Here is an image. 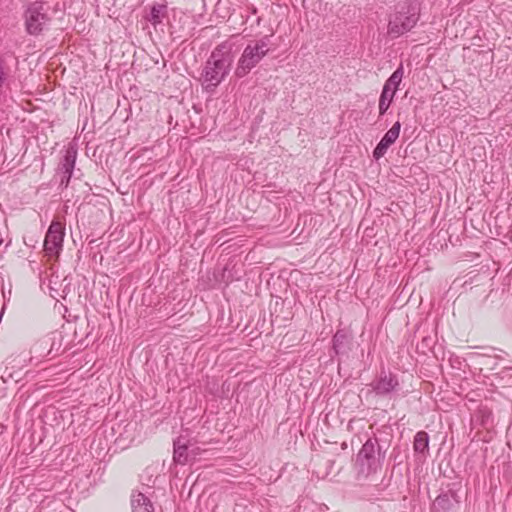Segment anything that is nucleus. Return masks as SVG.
I'll use <instances>...</instances> for the list:
<instances>
[{"label": "nucleus", "mask_w": 512, "mask_h": 512, "mask_svg": "<svg viewBox=\"0 0 512 512\" xmlns=\"http://www.w3.org/2000/svg\"><path fill=\"white\" fill-rule=\"evenodd\" d=\"M131 506L133 512H154V507L143 493L132 495Z\"/></svg>", "instance_id": "9d476101"}, {"label": "nucleus", "mask_w": 512, "mask_h": 512, "mask_svg": "<svg viewBox=\"0 0 512 512\" xmlns=\"http://www.w3.org/2000/svg\"><path fill=\"white\" fill-rule=\"evenodd\" d=\"M77 151L74 146H69L66 149L63 160L61 161L58 173L61 176L60 184L67 186L73 173Z\"/></svg>", "instance_id": "6e6552de"}, {"label": "nucleus", "mask_w": 512, "mask_h": 512, "mask_svg": "<svg viewBox=\"0 0 512 512\" xmlns=\"http://www.w3.org/2000/svg\"><path fill=\"white\" fill-rule=\"evenodd\" d=\"M347 338V334L344 331H338L334 335L333 346L337 354L343 351V347L347 341Z\"/></svg>", "instance_id": "dca6fc26"}, {"label": "nucleus", "mask_w": 512, "mask_h": 512, "mask_svg": "<svg viewBox=\"0 0 512 512\" xmlns=\"http://www.w3.org/2000/svg\"><path fill=\"white\" fill-rule=\"evenodd\" d=\"M187 449V443L183 439L178 438L174 442V461L182 465L185 464L188 461Z\"/></svg>", "instance_id": "f8f14e48"}, {"label": "nucleus", "mask_w": 512, "mask_h": 512, "mask_svg": "<svg viewBox=\"0 0 512 512\" xmlns=\"http://www.w3.org/2000/svg\"><path fill=\"white\" fill-rule=\"evenodd\" d=\"M5 79V72H4V69L0 66V84L4 81Z\"/></svg>", "instance_id": "6ab92c4d"}, {"label": "nucleus", "mask_w": 512, "mask_h": 512, "mask_svg": "<svg viewBox=\"0 0 512 512\" xmlns=\"http://www.w3.org/2000/svg\"><path fill=\"white\" fill-rule=\"evenodd\" d=\"M403 68H397L385 82L379 99V113L383 115L393 101L394 95L402 81Z\"/></svg>", "instance_id": "39448f33"}, {"label": "nucleus", "mask_w": 512, "mask_h": 512, "mask_svg": "<svg viewBox=\"0 0 512 512\" xmlns=\"http://www.w3.org/2000/svg\"><path fill=\"white\" fill-rule=\"evenodd\" d=\"M398 382L391 374H384L375 383L373 389L377 394H387L395 389Z\"/></svg>", "instance_id": "1a4fd4ad"}, {"label": "nucleus", "mask_w": 512, "mask_h": 512, "mask_svg": "<svg viewBox=\"0 0 512 512\" xmlns=\"http://www.w3.org/2000/svg\"><path fill=\"white\" fill-rule=\"evenodd\" d=\"M385 153H386V150L376 146V148L373 151V156L375 159H380Z\"/></svg>", "instance_id": "f3484780"}, {"label": "nucleus", "mask_w": 512, "mask_h": 512, "mask_svg": "<svg viewBox=\"0 0 512 512\" xmlns=\"http://www.w3.org/2000/svg\"><path fill=\"white\" fill-rule=\"evenodd\" d=\"M233 61L232 45L228 43L218 45L203 69L202 84L205 89L217 87L229 74Z\"/></svg>", "instance_id": "f257e3e1"}, {"label": "nucleus", "mask_w": 512, "mask_h": 512, "mask_svg": "<svg viewBox=\"0 0 512 512\" xmlns=\"http://www.w3.org/2000/svg\"><path fill=\"white\" fill-rule=\"evenodd\" d=\"M377 146L387 151V149L389 148L390 144L389 143H385V140L381 139V141L378 143Z\"/></svg>", "instance_id": "a211bd4d"}, {"label": "nucleus", "mask_w": 512, "mask_h": 512, "mask_svg": "<svg viewBox=\"0 0 512 512\" xmlns=\"http://www.w3.org/2000/svg\"><path fill=\"white\" fill-rule=\"evenodd\" d=\"M400 128L401 124L399 121L394 123V125L386 132V134L382 138L385 140V143H389L390 145H392L399 137Z\"/></svg>", "instance_id": "2eb2a0df"}, {"label": "nucleus", "mask_w": 512, "mask_h": 512, "mask_svg": "<svg viewBox=\"0 0 512 512\" xmlns=\"http://www.w3.org/2000/svg\"><path fill=\"white\" fill-rule=\"evenodd\" d=\"M166 10V6L162 4L154 5L151 8L150 15L148 17V20L156 26L157 24L161 23L162 18L164 16Z\"/></svg>", "instance_id": "4468645a"}, {"label": "nucleus", "mask_w": 512, "mask_h": 512, "mask_svg": "<svg viewBox=\"0 0 512 512\" xmlns=\"http://www.w3.org/2000/svg\"><path fill=\"white\" fill-rule=\"evenodd\" d=\"M6 233V229L0 230V245L4 242L3 234Z\"/></svg>", "instance_id": "aec40b11"}, {"label": "nucleus", "mask_w": 512, "mask_h": 512, "mask_svg": "<svg viewBox=\"0 0 512 512\" xmlns=\"http://www.w3.org/2000/svg\"><path fill=\"white\" fill-rule=\"evenodd\" d=\"M269 50V36L251 41L237 62L235 75L238 78L246 76L268 54Z\"/></svg>", "instance_id": "7ed1b4c3"}, {"label": "nucleus", "mask_w": 512, "mask_h": 512, "mask_svg": "<svg viewBox=\"0 0 512 512\" xmlns=\"http://www.w3.org/2000/svg\"><path fill=\"white\" fill-rule=\"evenodd\" d=\"M48 17L41 4L34 3L25 13V24L29 34H38L46 26Z\"/></svg>", "instance_id": "423d86ee"}, {"label": "nucleus", "mask_w": 512, "mask_h": 512, "mask_svg": "<svg viewBox=\"0 0 512 512\" xmlns=\"http://www.w3.org/2000/svg\"><path fill=\"white\" fill-rule=\"evenodd\" d=\"M418 16L419 9L415 3L408 0L398 3L389 17L387 34L392 38L400 37L416 25Z\"/></svg>", "instance_id": "f03ea898"}, {"label": "nucleus", "mask_w": 512, "mask_h": 512, "mask_svg": "<svg viewBox=\"0 0 512 512\" xmlns=\"http://www.w3.org/2000/svg\"><path fill=\"white\" fill-rule=\"evenodd\" d=\"M64 235L62 224L56 221L52 222L44 240V248L48 255L57 256L59 254L62 249Z\"/></svg>", "instance_id": "0eeeda50"}, {"label": "nucleus", "mask_w": 512, "mask_h": 512, "mask_svg": "<svg viewBox=\"0 0 512 512\" xmlns=\"http://www.w3.org/2000/svg\"><path fill=\"white\" fill-rule=\"evenodd\" d=\"M377 452L378 445L376 439H369L364 443L357 455V463L360 466L361 473L368 475L377 469Z\"/></svg>", "instance_id": "20e7f679"}, {"label": "nucleus", "mask_w": 512, "mask_h": 512, "mask_svg": "<svg viewBox=\"0 0 512 512\" xmlns=\"http://www.w3.org/2000/svg\"><path fill=\"white\" fill-rule=\"evenodd\" d=\"M429 437L426 432L420 431L414 438V449L416 452L424 453L428 449Z\"/></svg>", "instance_id": "ddd939ff"}, {"label": "nucleus", "mask_w": 512, "mask_h": 512, "mask_svg": "<svg viewBox=\"0 0 512 512\" xmlns=\"http://www.w3.org/2000/svg\"><path fill=\"white\" fill-rule=\"evenodd\" d=\"M457 503L458 499L456 497V494L450 491L439 495L434 501V507L443 511H449Z\"/></svg>", "instance_id": "9b49d317"}]
</instances>
